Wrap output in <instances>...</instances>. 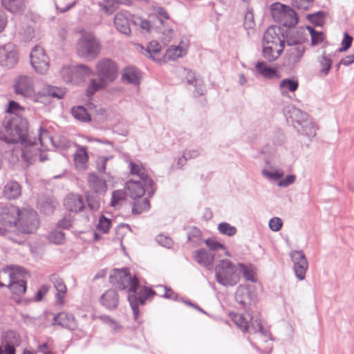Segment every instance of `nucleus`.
Segmentation results:
<instances>
[{
    "mask_svg": "<svg viewBox=\"0 0 354 354\" xmlns=\"http://www.w3.org/2000/svg\"><path fill=\"white\" fill-rule=\"evenodd\" d=\"M28 121L23 117L7 119L5 124L4 140L8 143L21 142L25 145L22 154L24 160L30 163L37 158L43 162L46 160V156L44 155L37 147L35 142L28 144Z\"/></svg>",
    "mask_w": 354,
    "mask_h": 354,
    "instance_id": "obj_1",
    "label": "nucleus"
},
{
    "mask_svg": "<svg viewBox=\"0 0 354 354\" xmlns=\"http://www.w3.org/2000/svg\"><path fill=\"white\" fill-rule=\"evenodd\" d=\"M110 283L120 290H127L128 300L133 312L134 319L139 316L138 300L136 293L139 281L136 277H131L128 270L114 269L109 275Z\"/></svg>",
    "mask_w": 354,
    "mask_h": 354,
    "instance_id": "obj_2",
    "label": "nucleus"
},
{
    "mask_svg": "<svg viewBox=\"0 0 354 354\" xmlns=\"http://www.w3.org/2000/svg\"><path fill=\"white\" fill-rule=\"evenodd\" d=\"M95 69L97 80L93 78L88 82L86 88L88 96H91L97 91L106 88L118 75V66L111 59L104 58L99 60Z\"/></svg>",
    "mask_w": 354,
    "mask_h": 354,
    "instance_id": "obj_3",
    "label": "nucleus"
},
{
    "mask_svg": "<svg viewBox=\"0 0 354 354\" xmlns=\"http://www.w3.org/2000/svg\"><path fill=\"white\" fill-rule=\"evenodd\" d=\"M285 47V41L279 34V28L270 26L263 35V57L269 62L277 59Z\"/></svg>",
    "mask_w": 354,
    "mask_h": 354,
    "instance_id": "obj_4",
    "label": "nucleus"
},
{
    "mask_svg": "<svg viewBox=\"0 0 354 354\" xmlns=\"http://www.w3.org/2000/svg\"><path fill=\"white\" fill-rule=\"evenodd\" d=\"M215 271L217 281L223 286H234L239 281V263L223 259L218 262Z\"/></svg>",
    "mask_w": 354,
    "mask_h": 354,
    "instance_id": "obj_5",
    "label": "nucleus"
},
{
    "mask_svg": "<svg viewBox=\"0 0 354 354\" xmlns=\"http://www.w3.org/2000/svg\"><path fill=\"white\" fill-rule=\"evenodd\" d=\"M228 315L234 324L243 333H249L251 328V331L254 333L258 332L262 335L266 333L261 319L259 318L254 319L250 314L243 315L236 312H230Z\"/></svg>",
    "mask_w": 354,
    "mask_h": 354,
    "instance_id": "obj_6",
    "label": "nucleus"
},
{
    "mask_svg": "<svg viewBox=\"0 0 354 354\" xmlns=\"http://www.w3.org/2000/svg\"><path fill=\"white\" fill-rule=\"evenodd\" d=\"M13 88L15 93L25 98H30L35 102H38L42 96L40 92H37L32 77L28 75H19L15 80Z\"/></svg>",
    "mask_w": 354,
    "mask_h": 354,
    "instance_id": "obj_7",
    "label": "nucleus"
},
{
    "mask_svg": "<svg viewBox=\"0 0 354 354\" xmlns=\"http://www.w3.org/2000/svg\"><path fill=\"white\" fill-rule=\"evenodd\" d=\"M274 20L286 27H292L298 23V17L295 10L289 6L275 3L270 8Z\"/></svg>",
    "mask_w": 354,
    "mask_h": 354,
    "instance_id": "obj_8",
    "label": "nucleus"
},
{
    "mask_svg": "<svg viewBox=\"0 0 354 354\" xmlns=\"http://www.w3.org/2000/svg\"><path fill=\"white\" fill-rule=\"evenodd\" d=\"M101 50V46L97 38L91 33L82 35L76 44V51L80 57L95 58Z\"/></svg>",
    "mask_w": 354,
    "mask_h": 354,
    "instance_id": "obj_9",
    "label": "nucleus"
},
{
    "mask_svg": "<svg viewBox=\"0 0 354 354\" xmlns=\"http://www.w3.org/2000/svg\"><path fill=\"white\" fill-rule=\"evenodd\" d=\"M3 272L10 279L8 288L11 292L17 296L24 295L26 290V284L23 279L21 269L15 266H7L3 268Z\"/></svg>",
    "mask_w": 354,
    "mask_h": 354,
    "instance_id": "obj_10",
    "label": "nucleus"
},
{
    "mask_svg": "<svg viewBox=\"0 0 354 354\" xmlns=\"http://www.w3.org/2000/svg\"><path fill=\"white\" fill-rule=\"evenodd\" d=\"M93 74V70L86 65H79L77 67L63 66L60 71V75L66 82L80 84L84 78Z\"/></svg>",
    "mask_w": 354,
    "mask_h": 354,
    "instance_id": "obj_11",
    "label": "nucleus"
},
{
    "mask_svg": "<svg viewBox=\"0 0 354 354\" xmlns=\"http://www.w3.org/2000/svg\"><path fill=\"white\" fill-rule=\"evenodd\" d=\"M39 226V219L35 211L24 208L21 209L19 219L17 223V230L23 233H32Z\"/></svg>",
    "mask_w": 354,
    "mask_h": 354,
    "instance_id": "obj_12",
    "label": "nucleus"
},
{
    "mask_svg": "<svg viewBox=\"0 0 354 354\" xmlns=\"http://www.w3.org/2000/svg\"><path fill=\"white\" fill-rule=\"evenodd\" d=\"M30 62L37 73L44 74L49 68V58L45 50L40 46H36L30 53Z\"/></svg>",
    "mask_w": 354,
    "mask_h": 354,
    "instance_id": "obj_13",
    "label": "nucleus"
},
{
    "mask_svg": "<svg viewBox=\"0 0 354 354\" xmlns=\"http://www.w3.org/2000/svg\"><path fill=\"white\" fill-rule=\"evenodd\" d=\"M19 62V52L15 44L11 42L5 44L1 47L0 64L10 68L17 65Z\"/></svg>",
    "mask_w": 354,
    "mask_h": 354,
    "instance_id": "obj_14",
    "label": "nucleus"
},
{
    "mask_svg": "<svg viewBox=\"0 0 354 354\" xmlns=\"http://www.w3.org/2000/svg\"><path fill=\"white\" fill-rule=\"evenodd\" d=\"M21 209L14 206L6 207L0 214V222L8 232L15 228L17 230V223L19 219Z\"/></svg>",
    "mask_w": 354,
    "mask_h": 354,
    "instance_id": "obj_15",
    "label": "nucleus"
},
{
    "mask_svg": "<svg viewBox=\"0 0 354 354\" xmlns=\"http://www.w3.org/2000/svg\"><path fill=\"white\" fill-rule=\"evenodd\" d=\"M290 257L294 263V270L296 277L299 280H304L308 267L304 254L301 251H293L290 254Z\"/></svg>",
    "mask_w": 354,
    "mask_h": 354,
    "instance_id": "obj_16",
    "label": "nucleus"
},
{
    "mask_svg": "<svg viewBox=\"0 0 354 354\" xmlns=\"http://www.w3.org/2000/svg\"><path fill=\"white\" fill-rule=\"evenodd\" d=\"M189 48V41L183 39L178 45L170 46L164 55L165 61L176 60L187 55Z\"/></svg>",
    "mask_w": 354,
    "mask_h": 354,
    "instance_id": "obj_17",
    "label": "nucleus"
},
{
    "mask_svg": "<svg viewBox=\"0 0 354 354\" xmlns=\"http://www.w3.org/2000/svg\"><path fill=\"white\" fill-rule=\"evenodd\" d=\"M153 185H144L142 182H138L135 179H131L126 183V189L129 197L132 198H138L140 196H144L145 194V189L148 187H151Z\"/></svg>",
    "mask_w": 354,
    "mask_h": 354,
    "instance_id": "obj_18",
    "label": "nucleus"
},
{
    "mask_svg": "<svg viewBox=\"0 0 354 354\" xmlns=\"http://www.w3.org/2000/svg\"><path fill=\"white\" fill-rule=\"evenodd\" d=\"M50 280L57 290L55 295L57 304L63 306L65 304V298L67 294V287L64 281L57 274H52Z\"/></svg>",
    "mask_w": 354,
    "mask_h": 354,
    "instance_id": "obj_19",
    "label": "nucleus"
},
{
    "mask_svg": "<svg viewBox=\"0 0 354 354\" xmlns=\"http://www.w3.org/2000/svg\"><path fill=\"white\" fill-rule=\"evenodd\" d=\"M64 206L69 212H79L84 208V202L81 195L70 194L64 199Z\"/></svg>",
    "mask_w": 354,
    "mask_h": 354,
    "instance_id": "obj_20",
    "label": "nucleus"
},
{
    "mask_svg": "<svg viewBox=\"0 0 354 354\" xmlns=\"http://www.w3.org/2000/svg\"><path fill=\"white\" fill-rule=\"evenodd\" d=\"M130 173L132 176L138 177V182H142L144 185H153L152 180L149 177L146 169L140 162H129Z\"/></svg>",
    "mask_w": 354,
    "mask_h": 354,
    "instance_id": "obj_21",
    "label": "nucleus"
},
{
    "mask_svg": "<svg viewBox=\"0 0 354 354\" xmlns=\"http://www.w3.org/2000/svg\"><path fill=\"white\" fill-rule=\"evenodd\" d=\"M129 15L127 11H121L115 15L114 19V24L117 30L126 35L131 34Z\"/></svg>",
    "mask_w": 354,
    "mask_h": 354,
    "instance_id": "obj_22",
    "label": "nucleus"
},
{
    "mask_svg": "<svg viewBox=\"0 0 354 354\" xmlns=\"http://www.w3.org/2000/svg\"><path fill=\"white\" fill-rule=\"evenodd\" d=\"M194 259L200 265L211 270L213 267L214 261V255L211 252L200 249L196 250L192 254Z\"/></svg>",
    "mask_w": 354,
    "mask_h": 354,
    "instance_id": "obj_23",
    "label": "nucleus"
},
{
    "mask_svg": "<svg viewBox=\"0 0 354 354\" xmlns=\"http://www.w3.org/2000/svg\"><path fill=\"white\" fill-rule=\"evenodd\" d=\"M158 19V17L155 14H151L148 16L147 19H145L142 17L133 15L131 21L133 24L140 28L141 30L149 32Z\"/></svg>",
    "mask_w": 354,
    "mask_h": 354,
    "instance_id": "obj_24",
    "label": "nucleus"
},
{
    "mask_svg": "<svg viewBox=\"0 0 354 354\" xmlns=\"http://www.w3.org/2000/svg\"><path fill=\"white\" fill-rule=\"evenodd\" d=\"M100 302L107 309L116 308L119 304V295L115 290L109 289L102 295Z\"/></svg>",
    "mask_w": 354,
    "mask_h": 354,
    "instance_id": "obj_25",
    "label": "nucleus"
},
{
    "mask_svg": "<svg viewBox=\"0 0 354 354\" xmlns=\"http://www.w3.org/2000/svg\"><path fill=\"white\" fill-rule=\"evenodd\" d=\"M88 158L87 148L77 145L73 158L75 167L79 169H86Z\"/></svg>",
    "mask_w": 354,
    "mask_h": 354,
    "instance_id": "obj_26",
    "label": "nucleus"
},
{
    "mask_svg": "<svg viewBox=\"0 0 354 354\" xmlns=\"http://www.w3.org/2000/svg\"><path fill=\"white\" fill-rule=\"evenodd\" d=\"M1 5L8 12L16 15L22 14L26 8L25 0H1Z\"/></svg>",
    "mask_w": 354,
    "mask_h": 354,
    "instance_id": "obj_27",
    "label": "nucleus"
},
{
    "mask_svg": "<svg viewBox=\"0 0 354 354\" xmlns=\"http://www.w3.org/2000/svg\"><path fill=\"white\" fill-rule=\"evenodd\" d=\"M257 73L266 79H279L281 75L276 68H272L263 62H258L255 65Z\"/></svg>",
    "mask_w": 354,
    "mask_h": 354,
    "instance_id": "obj_28",
    "label": "nucleus"
},
{
    "mask_svg": "<svg viewBox=\"0 0 354 354\" xmlns=\"http://www.w3.org/2000/svg\"><path fill=\"white\" fill-rule=\"evenodd\" d=\"M55 322L62 327L73 330L76 328L77 322L75 317L68 313H60L55 317Z\"/></svg>",
    "mask_w": 354,
    "mask_h": 354,
    "instance_id": "obj_29",
    "label": "nucleus"
},
{
    "mask_svg": "<svg viewBox=\"0 0 354 354\" xmlns=\"http://www.w3.org/2000/svg\"><path fill=\"white\" fill-rule=\"evenodd\" d=\"M142 53L147 57L151 58L156 62H160L162 58L161 46L156 41H151L149 44L147 48L144 49Z\"/></svg>",
    "mask_w": 354,
    "mask_h": 354,
    "instance_id": "obj_30",
    "label": "nucleus"
},
{
    "mask_svg": "<svg viewBox=\"0 0 354 354\" xmlns=\"http://www.w3.org/2000/svg\"><path fill=\"white\" fill-rule=\"evenodd\" d=\"M88 183L89 187L95 193L104 194L106 192L107 185L106 182L95 174H91L88 176Z\"/></svg>",
    "mask_w": 354,
    "mask_h": 354,
    "instance_id": "obj_31",
    "label": "nucleus"
},
{
    "mask_svg": "<svg viewBox=\"0 0 354 354\" xmlns=\"http://www.w3.org/2000/svg\"><path fill=\"white\" fill-rule=\"evenodd\" d=\"M306 48L302 44L292 46L288 54V62L291 64H296L299 63L303 57Z\"/></svg>",
    "mask_w": 354,
    "mask_h": 354,
    "instance_id": "obj_32",
    "label": "nucleus"
},
{
    "mask_svg": "<svg viewBox=\"0 0 354 354\" xmlns=\"http://www.w3.org/2000/svg\"><path fill=\"white\" fill-rule=\"evenodd\" d=\"M236 301L241 304L243 308L250 305L252 297L248 288L245 286H239L235 295Z\"/></svg>",
    "mask_w": 354,
    "mask_h": 354,
    "instance_id": "obj_33",
    "label": "nucleus"
},
{
    "mask_svg": "<svg viewBox=\"0 0 354 354\" xmlns=\"http://www.w3.org/2000/svg\"><path fill=\"white\" fill-rule=\"evenodd\" d=\"M122 80L124 82L138 84L140 83V75L136 68L127 67L123 71Z\"/></svg>",
    "mask_w": 354,
    "mask_h": 354,
    "instance_id": "obj_34",
    "label": "nucleus"
},
{
    "mask_svg": "<svg viewBox=\"0 0 354 354\" xmlns=\"http://www.w3.org/2000/svg\"><path fill=\"white\" fill-rule=\"evenodd\" d=\"M132 212L135 214H141L147 211L150 207V203L147 198L140 196L138 198H132Z\"/></svg>",
    "mask_w": 354,
    "mask_h": 354,
    "instance_id": "obj_35",
    "label": "nucleus"
},
{
    "mask_svg": "<svg viewBox=\"0 0 354 354\" xmlns=\"http://www.w3.org/2000/svg\"><path fill=\"white\" fill-rule=\"evenodd\" d=\"M5 111L11 115L10 118H16L17 117H22L25 108L17 102L10 100L6 106Z\"/></svg>",
    "mask_w": 354,
    "mask_h": 354,
    "instance_id": "obj_36",
    "label": "nucleus"
},
{
    "mask_svg": "<svg viewBox=\"0 0 354 354\" xmlns=\"http://www.w3.org/2000/svg\"><path fill=\"white\" fill-rule=\"evenodd\" d=\"M239 276L242 274L247 281H255L256 280V270L251 264L239 263Z\"/></svg>",
    "mask_w": 354,
    "mask_h": 354,
    "instance_id": "obj_37",
    "label": "nucleus"
},
{
    "mask_svg": "<svg viewBox=\"0 0 354 354\" xmlns=\"http://www.w3.org/2000/svg\"><path fill=\"white\" fill-rule=\"evenodd\" d=\"M21 337L18 333L14 330H8L5 333L4 342L2 345H10L15 348L21 344Z\"/></svg>",
    "mask_w": 354,
    "mask_h": 354,
    "instance_id": "obj_38",
    "label": "nucleus"
},
{
    "mask_svg": "<svg viewBox=\"0 0 354 354\" xmlns=\"http://www.w3.org/2000/svg\"><path fill=\"white\" fill-rule=\"evenodd\" d=\"M4 194L9 199H15L21 194V187L16 182L8 183L4 188Z\"/></svg>",
    "mask_w": 354,
    "mask_h": 354,
    "instance_id": "obj_39",
    "label": "nucleus"
},
{
    "mask_svg": "<svg viewBox=\"0 0 354 354\" xmlns=\"http://www.w3.org/2000/svg\"><path fill=\"white\" fill-rule=\"evenodd\" d=\"M311 37V45L317 46L322 44L325 39V35L322 32H318L314 30L311 26H306Z\"/></svg>",
    "mask_w": 354,
    "mask_h": 354,
    "instance_id": "obj_40",
    "label": "nucleus"
},
{
    "mask_svg": "<svg viewBox=\"0 0 354 354\" xmlns=\"http://www.w3.org/2000/svg\"><path fill=\"white\" fill-rule=\"evenodd\" d=\"M39 140L41 146L45 149H47L50 146L53 145V139L49 132L42 128L40 129Z\"/></svg>",
    "mask_w": 354,
    "mask_h": 354,
    "instance_id": "obj_41",
    "label": "nucleus"
},
{
    "mask_svg": "<svg viewBox=\"0 0 354 354\" xmlns=\"http://www.w3.org/2000/svg\"><path fill=\"white\" fill-rule=\"evenodd\" d=\"M111 227V220L107 218L104 215L99 218L98 224L97 225V230L98 232L107 234Z\"/></svg>",
    "mask_w": 354,
    "mask_h": 354,
    "instance_id": "obj_42",
    "label": "nucleus"
},
{
    "mask_svg": "<svg viewBox=\"0 0 354 354\" xmlns=\"http://www.w3.org/2000/svg\"><path fill=\"white\" fill-rule=\"evenodd\" d=\"M187 81L190 84H194V86L198 85L199 86L198 90L196 91V96L204 94V92L205 91V87L201 81L196 78L195 73L192 71H189L187 73Z\"/></svg>",
    "mask_w": 354,
    "mask_h": 354,
    "instance_id": "obj_43",
    "label": "nucleus"
},
{
    "mask_svg": "<svg viewBox=\"0 0 354 354\" xmlns=\"http://www.w3.org/2000/svg\"><path fill=\"white\" fill-rule=\"evenodd\" d=\"M126 198V193L123 190H116L112 193V198L111 201V207H117L120 205L121 203Z\"/></svg>",
    "mask_w": 354,
    "mask_h": 354,
    "instance_id": "obj_44",
    "label": "nucleus"
},
{
    "mask_svg": "<svg viewBox=\"0 0 354 354\" xmlns=\"http://www.w3.org/2000/svg\"><path fill=\"white\" fill-rule=\"evenodd\" d=\"M72 113L73 116L81 121H89L90 116L86 111V109L82 106H77L72 109Z\"/></svg>",
    "mask_w": 354,
    "mask_h": 354,
    "instance_id": "obj_45",
    "label": "nucleus"
},
{
    "mask_svg": "<svg viewBox=\"0 0 354 354\" xmlns=\"http://www.w3.org/2000/svg\"><path fill=\"white\" fill-rule=\"evenodd\" d=\"M218 230L221 234L227 235L228 236H234L237 232L235 227L225 222L221 223L218 225Z\"/></svg>",
    "mask_w": 354,
    "mask_h": 354,
    "instance_id": "obj_46",
    "label": "nucleus"
},
{
    "mask_svg": "<svg viewBox=\"0 0 354 354\" xmlns=\"http://www.w3.org/2000/svg\"><path fill=\"white\" fill-rule=\"evenodd\" d=\"M279 86L286 88L290 92H295L299 87V82L296 80L284 79L281 81Z\"/></svg>",
    "mask_w": 354,
    "mask_h": 354,
    "instance_id": "obj_47",
    "label": "nucleus"
},
{
    "mask_svg": "<svg viewBox=\"0 0 354 354\" xmlns=\"http://www.w3.org/2000/svg\"><path fill=\"white\" fill-rule=\"evenodd\" d=\"M321 67L320 73L322 75H326L332 66V60L325 55H322L319 60Z\"/></svg>",
    "mask_w": 354,
    "mask_h": 354,
    "instance_id": "obj_48",
    "label": "nucleus"
},
{
    "mask_svg": "<svg viewBox=\"0 0 354 354\" xmlns=\"http://www.w3.org/2000/svg\"><path fill=\"white\" fill-rule=\"evenodd\" d=\"M140 295L139 298L137 297V299L138 300V306L140 304H144L145 300L147 298L151 297L155 295V292H153V290L147 287H144L140 290Z\"/></svg>",
    "mask_w": 354,
    "mask_h": 354,
    "instance_id": "obj_49",
    "label": "nucleus"
},
{
    "mask_svg": "<svg viewBox=\"0 0 354 354\" xmlns=\"http://www.w3.org/2000/svg\"><path fill=\"white\" fill-rule=\"evenodd\" d=\"M308 19L315 26H322L324 24V13L318 12L315 14L308 15Z\"/></svg>",
    "mask_w": 354,
    "mask_h": 354,
    "instance_id": "obj_50",
    "label": "nucleus"
},
{
    "mask_svg": "<svg viewBox=\"0 0 354 354\" xmlns=\"http://www.w3.org/2000/svg\"><path fill=\"white\" fill-rule=\"evenodd\" d=\"M283 225L282 220L278 217L272 218L269 221L270 228L274 232H277L281 230Z\"/></svg>",
    "mask_w": 354,
    "mask_h": 354,
    "instance_id": "obj_51",
    "label": "nucleus"
},
{
    "mask_svg": "<svg viewBox=\"0 0 354 354\" xmlns=\"http://www.w3.org/2000/svg\"><path fill=\"white\" fill-rule=\"evenodd\" d=\"M353 38L348 33H344V39L342 41V47L339 49V52H344L347 50L351 46Z\"/></svg>",
    "mask_w": 354,
    "mask_h": 354,
    "instance_id": "obj_52",
    "label": "nucleus"
},
{
    "mask_svg": "<svg viewBox=\"0 0 354 354\" xmlns=\"http://www.w3.org/2000/svg\"><path fill=\"white\" fill-rule=\"evenodd\" d=\"M49 240L56 244L63 243L64 240V234L61 232H54L49 235Z\"/></svg>",
    "mask_w": 354,
    "mask_h": 354,
    "instance_id": "obj_53",
    "label": "nucleus"
},
{
    "mask_svg": "<svg viewBox=\"0 0 354 354\" xmlns=\"http://www.w3.org/2000/svg\"><path fill=\"white\" fill-rule=\"evenodd\" d=\"M313 0H293V5L298 9L307 10Z\"/></svg>",
    "mask_w": 354,
    "mask_h": 354,
    "instance_id": "obj_54",
    "label": "nucleus"
},
{
    "mask_svg": "<svg viewBox=\"0 0 354 354\" xmlns=\"http://www.w3.org/2000/svg\"><path fill=\"white\" fill-rule=\"evenodd\" d=\"M206 245L209 248L212 250H218L219 249H225V246L218 242L217 241L212 239H208L205 241Z\"/></svg>",
    "mask_w": 354,
    "mask_h": 354,
    "instance_id": "obj_55",
    "label": "nucleus"
},
{
    "mask_svg": "<svg viewBox=\"0 0 354 354\" xmlns=\"http://www.w3.org/2000/svg\"><path fill=\"white\" fill-rule=\"evenodd\" d=\"M49 290V287L47 286H41L37 291L36 296H35V301H41L43 297L46 295V293Z\"/></svg>",
    "mask_w": 354,
    "mask_h": 354,
    "instance_id": "obj_56",
    "label": "nucleus"
},
{
    "mask_svg": "<svg viewBox=\"0 0 354 354\" xmlns=\"http://www.w3.org/2000/svg\"><path fill=\"white\" fill-rule=\"evenodd\" d=\"M354 62V55H349L342 59L339 64H337L336 68L339 70L341 64L348 66Z\"/></svg>",
    "mask_w": 354,
    "mask_h": 354,
    "instance_id": "obj_57",
    "label": "nucleus"
},
{
    "mask_svg": "<svg viewBox=\"0 0 354 354\" xmlns=\"http://www.w3.org/2000/svg\"><path fill=\"white\" fill-rule=\"evenodd\" d=\"M87 202L88 207L92 210H97L100 207L99 199H92L90 196H87Z\"/></svg>",
    "mask_w": 354,
    "mask_h": 354,
    "instance_id": "obj_58",
    "label": "nucleus"
},
{
    "mask_svg": "<svg viewBox=\"0 0 354 354\" xmlns=\"http://www.w3.org/2000/svg\"><path fill=\"white\" fill-rule=\"evenodd\" d=\"M295 176L289 175L284 180L279 181V185L280 187H287L290 184L293 183L295 180Z\"/></svg>",
    "mask_w": 354,
    "mask_h": 354,
    "instance_id": "obj_59",
    "label": "nucleus"
},
{
    "mask_svg": "<svg viewBox=\"0 0 354 354\" xmlns=\"http://www.w3.org/2000/svg\"><path fill=\"white\" fill-rule=\"evenodd\" d=\"M8 19L6 14L0 9V32H3L7 26Z\"/></svg>",
    "mask_w": 354,
    "mask_h": 354,
    "instance_id": "obj_60",
    "label": "nucleus"
},
{
    "mask_svg": "<svg viewBox=\"0 0 354 354\" xmlns=\"http://www.w3.org/2000/svg\"><path fill=\"white\" fill-rule=\"evenodd\" d=\"M0 351L1 354H16V348L10 345H1Z\"/></svg>",
    "mask_w": 354,
    "mask_h": 354,
    "instance_id": "obj_61",
    "label": "nucleus"
},
{
    "mask_svg": "<svg viewBox=\"0 0 354 354\" xmlns=\"http://www.w3.org/2000/svg\"><path fill=\"white\" fill-rule=\"evenodd\" d=\"M263 174L264 176L275 180H278L283 176V173L279 171L270 172L263 171Z\"/></svg>",
    "mask_w": 354,
    "mask_h": 354,
    "instance_id": "obj_62",
    "label": "nucleus"
},
{
    "mask_svg": "<svg viewBox=\"0 0 354 354\" xmlns=\"http://www.w3.org/2000/svg\"><path fill=\"white\" fill-rule=\"evenodd\" d=\"M198 155V152L196 150L188 151L185 152L184 157L186 159L193 158L197 157Z\"/></svg>",
    "mask_w": 354,
    "mask_h": 354,
    "instance_id": "obj_63",
    "label": "nucleus"
},
{
    "mask_svg": "<svg viewBox=\"0 0 354 354\" xmlns=\"http://www.w3.org/2000/svg\"><path fill=\"white\" fill-rule=\"evenodd\" d=\"M107 160L108 159L106 158H103L100 160L99 163H98L99 167H99L100 171H103V172L105 171Z\"/></svg>",
    "mask_w": 354,
    "mask_h": 354,
    "instance_id": "obj_64",
    "label": "nucleus"
}]
</instances>
